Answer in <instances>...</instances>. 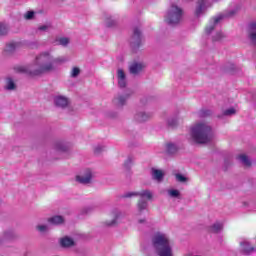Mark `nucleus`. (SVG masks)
<instances>
[{"mask_svg": "<svg viewBox=\"0 0 256 256\" xmlns=\"http://www.w3.org/2000/svg\"><path fill=\"white\" fill-rule=\"evenodd\" d=\"M14 69L17 73H24V75H29L30 77L51 73V71H55L53 55L49 51H44L36 56L33 64L16 66Z\"/></svg>", "mask_w": 256, "mask_h": 256, "instance_id": "obj_1", "label": "nucleus"}, {"mask_svg": "<svg viewBox=\"0 0 256 256\" xmlns=\"http://www.w3.org/2000/svg\"><path fill=\"white\" fill-rule=\"evenodd\" d=\"M192 139L199 143L200 145H205V143H211L215 134L213 133V128L205 122H200L195 124L191 128Z\"/></svg>", "mask_w": 256, "mask_h": 256, "instance_id": "obj_2", "label": "nucleus"}, {"mask_svg": "<svg viewBox=\"0 0 256 256\" xmlns=\"http://www.w3.org/2000/svg\"><path fill=\"white\" fill-rule=\"evenodd\" d=\"M152 249L158 256H173V248L169 236L158 232L152 237Z\"/></svg>", "mask_w": 256, "mask_h": 256, "instance_id": "obj_3", "label": "nucleus"}, {"mask_svg": "<svg viewBox=\"0 0 256 256\" xmlns=\"http://www.w3.org/2000/svg\"><path fill=\"white\" fill-rule=\"evenodd\" d=\"M124 197H140L137 203V211L138 215H141L144 211H147V208L149 207V203L147 201H151V199H153V193L151 190H142L140 192L125 193Z\"/></svg>", "mask_w": 256, "mask_h": 256, "instance_id": "obj_4", "label": "nucleus"}, {"mask_svg": "<svg viewBox=\"0 0 256 256\" xmlns=\"http://www.w3.org/2000/svg\"><path fill=\"white\" fill-rule=\"evenodd\" d=\"M182 19L183 9L175 4H172L170 6L164 16L165 23H167V25H171L172 27H175V25H179Z\"/></svg>", "mask_w": 256, "mask_h": 256, "instance_id": "obj_5", "label": "nucleus"}, {"mask_svg": "<svg viewBox=\"0 0 256 256\" xmlns=\"http://www.w3.org/2000/svg\"><path fill=\"white\" fill-rule=\"evenodd\" d=\"M235 15H237V10L232 9L214 17L212 20H210L209 25L205 29L206 35H211V33L215 31V27H217L219 23L223 21V19H231V17H235Z\"/></svg>", "mask_w": 256, "mask_h": 256, "instance_id": "obj_6", "label": "nucleus"}, {"mask_svg": "<svg viewBox=\"0 0 256 256\" xmlns=\"http://www.w3.org/2000/svg\"><path fill=\"white\" fill-rule=\"evenodd\" d=\"M93 177H95V172L87 168L83 170L81 174L76 176V181L81 185H89L93 181Z\"/></svg>", "mask_w": 256, "mask_h": 256, "instance_id": "obj_7", "label": "nucleus"}, {"mask_svg": "<svg viewBox=\"0 0 256 256\" xmlns=\"http://www.w3.org/2000/svg\"><path fill=\"white\" fill-rule=\"evenodd\" d=\"M143 42V34L141 33V28L135 27L133 29L132 37L130 38V45L132 49H139L141 43Z\"/></svg>", "mask_w": 256, "mask_h": 256, "instance_id": "obj_8", "label": "nucleus"}, {"mask_svg": "<svg viewBox=\"0 0 256 256\" xmlns=\"http://www.w3.org/2000/svg\"><path fill=\"white\" fill-rule=\"evenodd\" d=\"M212 5H213V0H198L197 6L195 9L196 17H201V15L205 13V10L208 9V7H211Z\"/></svg>", "mask_w": 256, "mask_h": 256, "instance_id": "obj_9", "label": "nucleus"}, {"mask_svg": "<svg viewBox=\"0 0 256 256\" xmlns=\"http://www.w3.org/2000/svg\"><path fill=\"white\" fill-rule=\"evenodd\" d=\"M129 97H131V93L119 94L114 98L113 103L118 108L125 107V105H127V99H129Z\"/></svg>", "mask_w": 256, "mask_h": 256, "instance_id": "obj_10", "label": "nucleus"}, {"mask_svg": "<svg viewBox=\"0 0 256 256\" xmlns=\"http://www.w3.org/2000/svg\"><path fill=\"white\" fill-rule=\"evenodd\" d=\"M240 251L244 255H251V253H255V247L251 246L249 241L243 239L240 241Z\"/></svg>", "mask_w": 256, "mask_h": 256, "instance_id": "obj_11", "label": "nucleus"}, {"mask_svg": "<svg viewBox=\"0 0 256 256\" xmlns=\"http://www.w3.org/2000/svg\"><path fill=\"white\" fill-rule=\"evenodd\" d=\"M151 117H153V113L145 111L137 112L134 115V119L137 121V123H145V121H149Z\"/></svg>", "mask_w": 256, "mask_h": 256, "instance_id": "obj_12", "label": "nucleus"}, {"mask_svg": "<svg viewBox=\"0 0 256 256\" xmlns=\"http://www.w3.org/2000/svg\"><path fill=\"white\" fill-rule=\"evenodd\" d=\"M117 79H118V86L121 89H125V87H127V76L125 75V71H123V69L121 68L117 70Z\"/></svg>", "mask_w": 256, "mask_h": 256, "instance_id": "obj_13", "label": "nucleus"}, {"mask_svg": "<svg viewBox=\"0 0 256 256\" xmlns=\"http://www.w3.org/2000/svg\"><path fill=\"white\" fill-rule=\"evenodd\" d=\"M248 39L252 45H256V22H252L248 26Z\"/></svg>", "mask_w": 256, "mask_h": 256, "instance_id": "obj_14", "label": "nucleus"}, {"mask_svg": "<svg viewBox=\"0 0 256 256\" xmlns=\"http://www.w3.org/2000/svg\"><path fill=\"white\" fill-rule=\"evenodd\" d=\"M54 103H55L56 107L65 109V107H67V105H69V99L65 96H56L54 98Z\"/></svg>", "mask_w": 256, "mask_h": 256, "instance_id": "obj_15", "label": "nucleus"}, {"mask_svg": "<svg viewBox=\"0 0 256 256\" xmlns=\"http://www.w3.org/2000/svg\"><path fill=\"white\" fill-rule=\"evenodd\" d=\"M151 176H152V179H154V181L161 183V181H163V177H165V174L163 173V170L152 168Z\"/></svg>", "mask_w": 256, "mask_h": 256, "instance_id": "obj_16", "label": "nucleus"}, {"mask_svg": "<svg viewBox=\"0 0 256 256\" xmlns=\"http://www.w3.org/2000/svg\"><path fill=\"white\" fill-rule=\"evenodd\" d=\"M143 71V64L141 63H133L129 67V72L131 75H138V73H141Z\"/></svg>", "mask_w": 256, "mask_h": 256, "instance_id": "obj_17", "label": "nucleus"}, {"mask_svg": "<svg viewBox=\"0 0 256 256\" xmlns=\"http://www.w3.org/2000/svg\"><path fill=\"white\" fill-rule=\"evenodd\" d=\"M48 223H51V225H63V223H65V218H63V216H53L48 218Z\"/></svg>", "mask_w": 256, "mask_h": 256, "instance_id": "obj_18", "label": "nucleus"}, {"mask_svg": "<svg viewBox=\"0 0 256 256\" xmlns=\"http://www.w3.org/2000/svg\"><path fill=\"white\" fill-rule=\"evenodd\" d=\"M60 245L61 247H73V245H75V241H73V239L69 238V237H64L60 240Z\"/></svg>", "mask_w": 256, "mask_h": 256, "instance_id": "obj_19", "label": "nucleus"}, {"mask_svg": "<svg viewBox=\"0 0 256 256\" xmlns=\"http://www.w3.org/2000/svg\"><path fill=\"white\" fill-rule=\"evenodd\" d=\"M223 231V223L216 222L210 227V233H221Z\"/></svg>", "mask_w": 256, "mask_h": 256, "instance_id": "obj_20", "label": "nucleus"}, {"mask_svg": "<svg viewBox=\"0 0 256 256\" xmlns=\"http://www.w3.org/2000/svg\"><path fill=\"white\" fill-rule=\"evenodd\" d=\"M54 149L55 151H60L62 153H65V151H67L69 147L63 142H56L54 144Z\"/></svg>", "mask_w": 256, "mask_h": 256, "instance_id": "obj_21", "label": "nucleus"}, {"mask_svg": "<svg viewBox=\"0 0 256 256\" xmlns=\"http://www.w3.org/2000/svg\"><path fill=\"white\" fill-rule=\"evenodd\" d=\"M11 239H15V233L13 231L4 232L3 239L0 240V243H4V241H11Z\"/></svg>", "mask_w": 256, "mask_h": 256, "instance_id": "obj_22", "label": "nucleus"}, {"mask_svg": "<svg viewBox=\"0 0 256 256\" xmlns=\"http://www.w3.org/2000/svg\"><path fill=\"white\" fill-rule=\"evenodd\" d=\"M104 23H105L106 27H113V25H115L116 21L109 14H105L104 15Z\"/></svg>", "mask_w": 256, "mask_h": 256, "instance_id": "obj_23", "label": "nucleus"}, {"mask_svg": "<svg viewBox=\"0 0 256 256\" xmlns=\"http://www.w3.org/2000/svg\"><path fill=\"white\" fill-rule=\"evenodd\" d=\"M53 65H61V63H67L69 61V58L65 56H60L58 58L52 57Z\"/></svg>", "mask_w": 256, "mask_h": 256, "instance_id": "obj_24", "label": "nucleus"}, {"mask_svg": "<svg viewBox=\"0 0 256 256\" xmlns=\"http://www.w3.org/2000/svg\"><path fill=\"white\" fill-rule=\"evenodd\" d=\"M166 151L169 153V155H173V153H177V145L173 143H168L166 145Z\"/></svg>", "mask_w": 256, "mask_h": 256, "instance_id": "obj_25", "label": "nucleus"}, {"mask_svg": "<svg viewBox=\"0 0 256 256\" xmlns=\"http://www.w3.org/2000/svg\"><path fill=\"white\" fill-rule=\"evenodd\" d=\"M238 159L246 167H251V160H249V157H247V155H240Z\"/></svg>", "mask_w": 256, "mask_h": 256, "instance_id": "obj_26", "label": "nucleus"}, {"mask_svg": "<svg viewBox=\"0 0 256 256\" xmlns=\"http://www.w3.org/2000/svg\"><path fill=\"white\" fill-rule=\"evenodd\" d=\"M9 33V26L5 23H0V36L3 37Z\"/></svg>", "mask_w": 256, "mask_h": 256, "instance_id": "obj_27", "label": "nucleus"}, {"mask_svg": "<svg viewBox=\"0 0 256 256\" xmlns=\"http://www.w3.org/2000/svg\"><path fill=\"white\" fill-rule=\"evenodd\" d=\"M36 231H39V233H47L49 231V226L45 224H39L36 226Z\"/></svg>", "mask_w": 256, "mask_h": 256, "instance_id": "obj_28", "label": "nucleus"}, {"mask_svg": "<svg viewBox=\"0 0 256 256\" xmlns=\"http://www.w3.org/2000/svg\"><path fill=\"white\" fill-rule=\"evenodd\" d=\"M6 89L8 91H13V89H15V82H13V79L7 78V80H6Z\"/></svg>", "mask_w": 256, "mask_h": 256, "instance_id": "obj_29", "label": "nucleus"}, {"mask_svg": "<svg viewBox=\"0 0 256 256\" xmlns=\"http://www.w3.org/2000/svg\"><path fill=\"white\" fill-rule=\"evenodd\" d=\"M224 37H225V35L222 34V32H216V33L212 36V41L215 43V42H217V41H221Z\"/></svg>", "mask_w": 256, "mask_h": 256, "instance_id": "obj_30", "label": "nucleus"}, {"mask_svg": "<svg viewBox=\"0 0 256 256\" xmlns=\"http://www.w3.org/2000/svg\"><path fill=\"white\" fill-rule=\"evenodd\" d=\"M16 49H17V44L9 43L6 45L5 51H7V53H13V51H15Z\"/></svg>", "mask_w": 256, "mask_h": 256, "instance_id": "obj_31", "label": "nucleus"}, {"mask_svg": "<svg viewBox=\"0 0 256 256\" xmlns=\"http://www.w3.org/2000/svg\"><path fill=\"white\" fill-rule=\"evenodd\" d=\"M80 74L81 69H79V67H73L70 75L73 79H75L76 77H79Z\"/></svg>", "mask_w": 256, "mask_h": 256, "instance_id": "obj_32", "label": "nucleus"}, {"mask_svg": "<svg viewBox=\"0 0 256 256\" xmlns=\"http://www.w3.org/2000/svg\"><path fill=\"white\" fill-rule=\"evenodd\" d=\"M176 177V181H178V183H187V181H189V179L187 177H185L184 175L182 174H176L175 175Z\"/></svg>", "mask_w": 256, "mask_h": 256, "instance_id": "obj_33", "label": "nucleus"}, {"mask_svg": "<svg viewBox=\"0 0 256 256\" xmlns=\"http://www.w3.org/2000/svg\"><path fill=\"white\" fill-rule=\"evenodd\" d=\"M58 45H62V47H67L69 45V38L62 37L58 39Z\"/></svg>", "mask_w": 256, "mask_h": 256, "instance_id": "obj_34", "label": "nucleus"}, {"mask_svg": "<svg viewBox=\"0 0 256 256\" xmlns=\"http://www.w3.org/2000/svg\"><path fill=\"white\" fill-rule=\"evenodd\" d=\"M105 227H115L117 225V216H115L111 221L104 222Z\"/></svg>", "mask_w": 256, "mask_h": 256, "instance_id": "obj_35", "label": "nucleus"}, {"mask_svg": "<svg viewBox=\"0 0 256 256\" xmlns=\"http://www.w3.org/2000/svg\"><path fill=\"white\" fill-rule=\"evenodd\" d=\"M235 113H237V110H235V108H229L223 112V115H225L226 117H231V115H235Z\"/></svg>", "mask_w": 256, "mask_h": 256, "instance_id": "obj_36", "label": "nucleus"}, {"mask_svg": "<svg viewBox=\"0 0 256 256\" xmlns=\"http://www.w3.org/2000/svg\"><path fill=\"white\" fill-rule=\"evenodd\" d=\"M33 17H35V12L34 11H28L25 13L24 18L27 21H31V19H33Z\"/></svg>", "mask_w": 256, "mask_h": 256, "instance_id": "obj_37", "label": "nucleus"}, {"mask_svg": "<svg viewBox=\"0 0 256 256\" xmlns=\"http://www.w3.org/2000/svg\"><path fill=\"white\" fill-rule=\"evenodd\" d=\"M105 151V146L98 145L94 148L95 155H99L100 153H103Z\"/></svg>", "mask_w": 256, "mask_h": 256, "instance_id": "obj_38", "label": "nucleus"}, {"mask_svg": "<svg viewBox=\"0 0 256 256\" xmlns=\"http://www.w3.org/2000/svg\"><path fill=\"white\" fill-rule=\"evenodd\" d=\"M168 195H170V197H179L181 193L179 192V190L173 189L168 191Z\"/></svg>", "mask_w": 256, "mask_h": 256, "instance_id": "obj_39", "label": "nucleus"}, {"mask_svg": "<svg viewBox=\"0 0 256 256\" xmlns=\"http://www.w3.org/2000/svg\"><path fill=\"white\" fill-rule=\"evenodd\" d=\"M211 115V110H201L199 112V117H209Z\"/></svg>", "mask_w": 256, "mask_h": 256, "instance_id": "obj_40", "label": "nucleus"}, {"mask_svg": "<svg viewBox=\"0 0 256 256\" xmlns=\"http://www.w3.org/2000/svg\"><path fill=\"white\" fill-rule=\"evenodd\" d=\"M169 127H175L177 125V118H170L168 119Z\"/></svg>", "mask_w": 256, "mask_h": 256, "instance_id": "obj_41", "label": "nucleus"}, {"mask_svg": "<svg viewBox=\"0 0 256 256\" xmlns=\"http://www.w3.org/2000/svg\"><path fill=\"white\" fill-rule=\"evenodd\" d=\"M226 71H230V72L235 71V64H228L226 66Z\"/></svg>", "mask_w": 256, "mask_h": 256, "instance_id": "obj_42", "label": "nucleus"}, {"mask_svg": "<svg viewBox=\"0 0 256 256\" xmlns=\"http://www.w3.org/2000/svg\"><path fill=\"white\" fill-rule=\"evenodd\" d=\"M38 31H49V25L39 26Z\"/></svg>", "mask_w": 256, "mask_h": 256, "instance_id": "obj_43", "label": "nucleus"}, {"mask_svg": "<svg viewBox=\"0 0 256 256\" xmlns=\"http://www.w3.org/2000/svg\"><path fill=\"white\" fill-rule=\"evenodd\" d=\"M131 163H133V160L131 158H128L124 163V167H126V169H129V165H131Z\"/></svg>", "mask_w": 256, "mask_h": 256, "instance_id": "obj_44", "label": "nucleus"}, {"mask_svg": "<svg viewBox=\"0 0 256 256\" xmlns=\"http://www.w3.org/2000/svg\"><path fill=\"white\" fill-rule=\"evenodd\" d=\"M138 223H140V225H141V224H143V223H147V220H146L145 218L139 219V220H138Z\"/></svg>", "mask_w": 256, "mask_h": 256, "instance_id": "obj_45", "label": "nucleus"}]
</instances>
